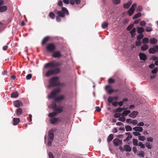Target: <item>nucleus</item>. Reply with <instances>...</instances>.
I'll list each match as a JSON object with an SVG mask.
<instances>
[{
    "label": "nucleus",
    "mask_w": 158,
    "mask_h": 158,
    "mask_svg": "<svg viewBox=\"0 0 158 158\" xmlns=\"http://www.w3.org/2000/svg\"><path fill=\"white\" fill-rule=\"evenodd\" d=\"M49 86L51 87L56 86L60 84L59 81V78L57 77H54L51 78L49 80Z\"/></svg>",
    "instance_id": "f257e3e1"
},
{
    "label": "nucleus",
    "mask_w": 158,
    "mask_h": 158,
    "mask_svg": "<svg viewBox=\"0 0 158 158\" xmlns=\"http://www.w3.org/2000/svg\"><path fill=\"white\" fill-rule=\"evenodd\" d=\"M54 12L61 16V17L64 18L66 15H69V12L67 9L64 7H62L61 11H58L56 10H54Z\"/></svg>",
    "instance_id": "f03ea898"
},
{
    "label": "nucleus",
    "mask_w": 158,
    "mask_h": 158,
    "mask_svg": "<svg viewBox=\"0 0 158 158\" xmlns=\"http://www.w3.org/2000/svg\"><path fill=\"white\" fill-rule=\"evenodd\" d=\"M61 64L59 63L56 62L55 61H53L46 64L44 67L45 68H48L51 67L54 68L56 67H58Z\"/></svg>",
    "instance_id": "7ed1b4c3"
},
{
    "label": "nucleus",
    "mask_w": 158,
    "mask_h": 158,
    "mask_svg": "<svg viewBox=\"0 0 158 158\" xmlns=\"http://www.w3.org/2000/svg\"><path fill=\"white\" fill-rule=\"evenodd\" d=\"M46 48L48 52H52L56 49V46L53 43H49L47 45Z\"/></svg>",
    "instance_id": "20e7f679"
},
{
    "label": "nucleus",
    "mask_w": 158,
    "mask_h": 158,
    "mask_svg": "<svg viewBox=\"0 0 158 158\" xmlns=\"http://www.w3.org/2000/svg\"><path fill=\"white\" fill-rule=\"evenodd\" d=\"M60 91V89H56L52 90L51 93V94L48 95V97L49 98H56V94L59 93Z\"/></svg>",
    "instance_id": "39448f33"
},
{
    "label": "nucleus",
    "mask_w": 158,
    "mask_h": 158,
    "mask_svg": "<svg viewBox=\"0 0 158 158\" xmlns=\"http://www.w3.org/2000/svg\"><path fill=\"white\" fill-rule=\"evenodd\" d=\"M52 56L54 58H60L62 56L61 52L60 51H53Z\"/></svg>",
    "instance_id": "423d86ee"
},
{
    "label": "nucleus",
    "mask_w": 158,
    "mask_h": 158,
    "mask_svg": "<svg viewBox=\"0 0 158 158\" xmlns=\"http://www.w3.org/2000/svg\"><path fill=\"white\" fill-rule=\"evenodd\" d=\"M49 120L50 122V123L52 124H56L58 122L60 121V118H59L54 117L52 118L49 119Z\"/></svg>",
    "instance_id": "0eeeda50"
},
{
    "label": "nucleus",
    "mask_w": 158,
    "mask_h": 158,
    "mask_svg": "<svg viewBox=\"0 0 158 158\" xmlns=\"http://www.w3.org/2000/svg\"><path fill=\"white\" fill-rule=\"evenodd\" d=\"M48 137V140L53 141L54 138V134L52 130H51L49 131Z\"/></svg>",
    "instance_id": "6e6552de"
},
{
    "label": "nucleus",
    "mask_w": 158,
    "mask_h": 158,
    "mask_svg": "<svg viewBox=\"0 0 158 158\" xmlns=\"http://www.w3.org/2000/svg\"><path fill=\"white\" fill-rule=\"evenodd\" d=\"M113 142L115 146H118L119 145L122 144V140L119 139L118 138H115L113 140Z\"/></svg>",
    "instance_id": "1a4fd4ad"
},
{
    "label": "nucleus",
    "mask_w": 158,
    "mask_h": 158,
    "mask_svg": "<svg viewBox=\"0 0 158 158\" xmlns=\"http://www.w3.org/2000/svg\"><path fill=\"white\" fill-rule=\"evenodd\" d=\"M139 57L140 59L141 60L145 61L147 59V56L143 53H139Z\"/></svg>",
    "instance_id": "9d476101"
},
{
    "label": "nucleus",
    "mask_w": 158,
    "mask_h": 158,
    "mask_svg": "<svg viewBox=\"0 0 158 158\" xmlns=\"http://www.w3.org/2000/svg\"><path fill=\"white\" fill-rule=\"evenodd\" d=\"M138 112L136 111H133L129 115V117L132 118H135L138 114Z\"/></svg>",
    "instance_id": "9b49d317"
},
{
    "label": "nucleus",
    "mask_w": 158,
    "mask_h": 158,
    "mask_svg": "<svg viewBox=\"0 0 158 158\" xmlns=\"http://www.w3.org/2000/svg\"><path fill=\"white\" fill-rule=\"evenodd\" d=\"M14 106L17 107H18L23 105L22 102L19 100H17L15 101L14 102Z\"/></svg>",
    "instance_id": "f8f14e48"
},
{
    "label": "nucleus",
    "mask_w": 158,
    "mask_h": 158,
    "mask_svg": "<svg viewBox=\"0 0 158 158\" xmlns=\"http://www.w3.org/2000/svg\"><path fill=\"white\" fill-rule=\"evenodd\" d=\"M64 96L63 95H61L57 97L54 98V101L56 102H58L64 99Z\"/></svg>",
    "instance_id": "ddd939ff"
},
{
    "label": "nucleus",
    "mask_w": 158,
    "mask_h": 158,
    "mask_svg": "<svg viewBox=\"0 0 158 158\" xmlns=\"http://www.w3.org/2000/svg\"><path fill=\"white\" fill-rule=\"evenodd\" d=\"M50 39V37L48 36H46L44 37L43 40L41 42V44L42 45L45 44L47 42H48Z\"/></svg>",
    "instance_id": "4468645a"
},
{
    "label": "nucleus",
    "mask_w": 158,
    "mask_h": 158,
    "mask_svg": "<svg viewBox=\"0 0 158 158\" xmlns=\"http://www.w3.org/2000/svg\"><path fill=\"white\" fill-rule=\"evenodd\" d=\"M133 129L134 131L138 132H142L143 130L142 127H135Z\"/></svg>",
    "instance_id": "2eb2a0df"
},
{
    "label": "nucleus",
    "mask_w": 158,
    "mask_h": 158,
    "mask_svg": "<svg viewBox=\"0 0 158 158\" xmlns=\"http://www.w3.org/2000/svg\"><path fill=\"white\" fill-rule=\"evenodd\" d=\"M137 4L136 3H134L129 9V11L132 10L131 14L134 13L135 10V9L136 7Z\"/></svg>",
    "instance_id": "dca6fc26"
},
{
    "label": "nucleus",
    "mask_w": 158,
    "mask_h": 158,
    "mask_svg": "<svg viewBox=\"0 0 158 158\" xmlns=\"http://www.w3.org/2000/svg\"><path fill=\"white\" fill-rule=\"evenodd\" d=\"M124 148L125 149V150L127 151L130 152L131 151V148L130 146L128 145H125L124 146Z\"/></svg>",
    "instance_id": "f3484780"
},
{
    "label": "nucleus",
    "mask_w": 158,
    "mask_h": 158,
    "mask_svg": "<svg viewBox=\"0 0 158 158\" xmlns=\"http://www.w3.org/2000/svg\"><path fill=\"white\" fill-rule=\"evenodd\" d=\"M58 114V113L56 112H53L52 113H49L48 115V116L51 118H53L55 116H56L57 114Z\"/></svg>",
    "instance_id": "a211bd4d"
},
{
    "label": "nucleus",
    "mask_w": 158,
    "mask_h": 158,
    "mask_svg": "<svg viewBox=\"0 0 158 158\" xmlns=\"http://www.w3.org/2000/svg\"><path fill=\"white\" fill-rule=\"evenodd\" d=\"M13 125H17L20 122V119L19 118H14L13 119Z\"/></svg>",
    "instance_id": "6ab92c4d"
},
{
    "label": "nucleus",
    "mask_w": 158,
    "mask_h": 158,
    "mask_svg": "<svg viewBox=\"0 0 158 158\" xmlns=\"http://www.w3.org/2000/svg\"><path fill=\"white\" fill-rule=\"evenodd\" d=\"M19 95L18 93L17 92H15L11 94L10 97L12 98H16Z\"/></svg>",
    "instance_id": "aec40b11"
},
{
    "label": "nucleus",
    "mask_w": 158,
    "mask_h": 158,
    "mask_svg": "<svg viewBox=\"0 0 158 158\" xmlns=\"http://www.w3.org/2000/svg\"><path fill=\"white\" fill-rule=\"evenodd\" d=\"M132 3V1H130L128 3L124 4L123 6L124 8L126 9L128 8L130 6Z\"/></svg>",
    "instance_id": "412c9836"
},
{
    "label": "nucleus",
    "mask_w": 158,
    "mask_h": 158,
    "mask_svg": "<svg viewBox=\"0 0 158 158\" xmlns=\"http://www.w3.org/2000/svg\"><path fill=\"white\" fill-rule=\"evenodd\" d=\"M148 48V46L147 44L143 45L141 47V49L142 51H145L147 50Z\"/></svg>",
    "instance_id": "4be33fe9"
},
{
    "label": "nucleus",
    "mask_w": 158,
    "mask_h": 158,
    "mask_svg": "<svg viewBox=\"0 0 158 158\" xmlns=\"http://www.w3.org/2000/svg\"><path fill=\"white\" fill-rule=\"evenodd\" d=\"M53 74H56L58 73H59L60 71V70L59 68H56L55 69L52 70Z\"/></svg>",
    "instance_id": "5701e85b"
},
{
    "label": "nucleus",
    "mask_w": 158,
    "mask_h": 158,
    "mask_svg": "<svg viewBox=\"0 0 158 158\" xmlns=\"http://www.w3.org/2000/svg\"><path fill=\"white\" fill-rule=\"evenodd\" d=\"M7 9L6 6H3L0 7V12H3L6 11Z\"/></svg>",
    "instance_id": "b1692460"
},
{
    "label": "nucleus",
    "mask_w": 158,
    "mask_h": 158,
    "mask_svg": "<svg viewBox=\"0 0 158 158\" xmlns=\"http://www.w3.org/2000/svg\"><path fill=\"white\" fill-rule=\"evenodd\" d=\"M137 28V32L139 34H141L143 33L144 31V29L143 27H138Z\"/></svg>",
    "instance_id": "393cba45"
},
{
    "label": "nucleus",
    "mask_w": 158,
    "mask_h": 158,
    "mask_svg": "<svg viewBox=\"0 0 158 158\" xmlns=\"http://www.w3.org/2000/svg\"><path fill=\"white\" fill-rule=\"evenodd\" d=\"M157 40L155 38H153L150 39V43L151 44H155L157 43Z\"/></svg>",
    "instance_id": "a878e982"
},
{
    "label": "nucleus",
    "mask_w": 158,
    "mask_h": 158,
    "mask_svg": "<svg viewBox=\"0 0 158 158\" xmlns=\"http://www.w3.org/2000/svg\"><path fill=\"white\" fill-rule=\"evenodd\" d=\"M131 113V111L129 110H125L124 111L122 114V115L123 116H126Z\"/></svg>",
    "instance_id": "bb28decb"
},
{
    "label": "nucleus",
    "mask_w": 158,
    "mask_h": 158,
    "mask_svg": "<svg viewBox=\"0 0 158 158\" xmlns=\"http://www.w3.org/2000/svg\"><path fill=\"white\" fill-rule=\"evenodd\" d=\"M50 106L52 109H53L54 110L56 108L57 104L54 102H53L50 105Z\"/></svg>",
    "instance_id": "cd10ccee"
},
{
    "label": "nucleus",
    "mask_w": 158,
    "mask_h": 158,
    "mask_svg": "<svg viewBox=\"0 0 158 158\" xmlns=\"http://www.w3.org/2000/svg\"><path fill=\"white\" fill-rule=\"evenodd\" d=\"M46 76L47 77H49L51 75H54L52 70H48L46 73Z\"/></svg>",
    "instance_id": "c85d7f7f"
},
{
    "label": "nucleus",
    "mask_w": 158,
    "mask_h": 158,
    "mask_svg": "<svg viewBox=\"0 0 158 158\" xmlns=\"http://www.w3.org/2000/svg\"><path fill=\"white\" fill-rule=\"evenodd\" d=\"M48 16L49 17L52 19H54L55 18V15L52 12H51L49 13Z\"/></svg>",
    "instance_id": "c756f323"
},
{
    "label": "nucleus",
    "mask_w": 158,
    "mask_h": 158,
    "mask_svg": "<svg viewBox=\"0 0 158 158\" xmlns=\"http://www.w3.org/2000/svg\"><path fill=\"white\" fill-rule=\"evenodd\" d=\"M114 136H113V135L112 134H110L109 135V136L108 137L107 139V141L109 143L110 142H111L112 139H113Z\"/></svg>",
    "instance_id": "7c9ffc66"
},
{
    "label": "nucleus",
    "mask_w": 158,
    "mask_h": 158,
    "mask_svg": "<svg viewBox=\"0 0 158 158\" xmlns=\"http://www.w3.org/2000/svg\"><path fill=\"white\" fill-rule=\"evenodd\" d=\"M149 41V39L147 38H144L142 40V43L143 44H148Z\"/></svg>",
    "instance_id": "2f4dec72"
},
{
    "label": "nucleus",
    "mask_w": 158,
    "mask_h": 158,
    "mask_svg": "<svg viewBox=\"0 0 158 158\" xmlns=\"http://www.w3.org/2000/svg\"><path fill=\"white\" fill-rule=\"evenodd\" d=\"M148 52L151 54H154L156 52L154 47L150 48L148 50Z\"/></svg>",
    "instance_id": "473e14b6"
},
{
    "label": "nucleus",
    "mask_w": 158,
    "mask_h": 158,
    "mask_svg": "<svg viewBox=\"0 0 158 158\" xmlns=\"http://www.w3.org/2000/svg\"><path fill=\"white\" fill-rule=\"evenodd\" d=\"M141 16V14L140 13H138L135 14L134 16L133 17V19H135L138 18L140 17Z\"/></svg>",
    "instance_id": "72a5a7b5"
},
{
    "label": "nucleus",
    "mask_w": 158,
    "mask_h": 158,
    "mask_svg": "<svg viewBox=\"0 0 158 158\" xmlns=\"http://www.w3.org/2000/svg\"><path fill=\"white\" fill-rule=\"evenodd\" d=\"M22 113V110L21 108H19L17 110L16 114L18 116L21 115Z\"/></svg>",
    "instance_id": "f704fd0d"
},
{
    "label": "nucleus",
    "mask_w": 158,
    "mask_h": 158,
    "mask_svg": "<svg viewBox=\"0 0 158 158\" xmlns=\"http://www.w3.org/2000/svg\"><path fill=\"white\" fill-rule=\"evenodd\" d=\"M56 111H57V113H61L63 111V110L62 109V108H56V109L54 110Z\"/></svg>",
    "instance_id": "c9c22d12"
},
{
    "label": "nucleus",
    "mask_w": 158,
    "mask_h": 158,
    "mask_svg": "<svg viewBox=\"0 0 158 158\" xmlns=\"http://www.w3.org/2000/svg\"><path fill=\"white\" fill-rule=\"evenodd\" d=\"M108 24L107 23L104 22L102 23V26L103 28L105 29L108 26Z\"/></svg>",
    "instance_id": "e433bc0d"
},
{
    "label": "nucleus",
    "mask_w": 158,
    "mask_h": 158,
    "mask_svg": "<svg viewBox=\"0 0 158 158\" xmlns=\"http://www.w3.org/2000/svg\"><path fill=\"white\" fill-rule=\"evenodd\" d=\"M138 122L136 120H132L130 122V124H132L134 125H137Z\"/></svg>",
    "instance_id": "4c0bfd02"
},
{
    "label": "nucleus",
    "mask_w": 158,
    "mask_h": 158,
    "mask_svg": "<svg viewBox=\"0 0 158 158\" xmlns=\"http://www.w3.org/2000/svg\"><path fill=\"white\" fill-rule=\"evenodd\" d=\"M125 128L127 131H131L132 130L131 127L129 125L125 126Z\"/></svg>",
    "instance_id": "58836bf2"
},
{
    "label": "nucleus",
    "mask_w": 158,
    "mask_h": 158,
    "mask_svg": "<svg viewBox=\"0 0 158 158\" xmlns=\"http://www.w3.org/2000/svg\"><path fill=\"white\" fill-rule=\"evenodd\" d=\"M138 139L139 140H141L142 141H144L146 139V137L143 136H140V135L138 137Z\"/></svg>",
    "instance_id": "ea45409f"
},
{
    "label": "nucleus",
    "mask_w": 158,
    "mask_h": 158,
    "mask_svg": "<svg viewBox=\"0 0 158 158\" xmlns=\"http://www.w3.org/2000/svg\"><path fill=\"white\" fill-rule=\"evenodd\" d=\"M108 82L109 84L113 83L115 82V80L111 78H110L108 79Z\"/></svg>",
    "instance_id": "a19ab883"
},
{
    "label": "nucleus",
    "mask_w": 158,
    "mask_h": 158,
    "mask_svg": "<svg viewBox=\"0 0 158 158\" xmlns=\"http://www.w3.org/2000/svg\"><path fill=\"white\" fill-rule=\"evenodd\" d=\"M143 34L138 35L137 36V40H140L143 38Z\"/></svg>",
    "instance_id": "79ce46f5"
},
{
    "label": "nucleus",
    "mask_w": 158,
    "mask_h": 158,
    "mask_svg": "<svg viewBox=\"0 0 158 158\" xmlns=\"http://www.w3.org/2000/svg\"><path fill=\"white\" fill-rule=\"evenodd\" d=\"M123 108L121 107H118L114 111L115 112H120L122 111Z\"/></svg>",
    "instance_id": "37998d69"
},
{
    "label": "nucleus",
    "mask_w": 158,
    "mask_h": 158,
    "mask_svg": "<svg viewBox=\"0 0 158 158\" xmlns=\"http://www.w3.org/2000/svg\"><path fill=\"white\" fill-rule=\"evenodd\" d=\"M133 144L135 146H137L138 145V141L137 139H133Z\"/></svg>",
    "instance_id": "c03bdc74"
},
{
    "label": "nucleus",
    "mask_w": 158,
    "mask_h": 158,
    "mask_svg": "<svg viewBox=\"0 0 158 158\" xmlns=\"http://www.w3.org/2000/svg\"><path fill=\"white\" fill-rule=\"evenodd\" d=\"M146 30L147 32H150L152 31L153 30V29L151 27H146Z\"/></svg>",
    "instance_id": "a18cd8bd"
},
{
    "label": "nucleus",
    "mask_w": 158,
    "mask_h": 158,
    "mask_svg": "<svg viewBox=\"0 0 158 158\" xmlns=\"http://www.w3.org/2000/svg\"><path fill=\"white\" fill-rule=\"evenodd\" d=\"M142 9L143 8L142 6H139L137 7L136 11L137 12L141 11L142 10Z\"/></svg>",
    "instance_id": "49530a36"
},
{
    "label": "nucleus",
    "mask_w": 158,
    "mask_h": 158,
    "mask_svg": "<svg viewBox=\"0 0 158 158\" xmlns=\"http://www.w3.org/2000/svg\"><path fill=\"white\" fill-rule=\"evenodd\" d=\"M134 25L133 24H131V25H129L127 27V29L128 31H130L133 27Z\"/></svg>",
    "instance_id": "de8ad7c7"
},
{
    "label": "nucleus",
    "mask_w": 158,
    "mask_h": 158,
    "mask_svg": "<svg viewBox=\"0 0 158 158\" xmlns=\"http://www.w3.org/2000/svg\"><path fill=\"white\" fill-rule=\"evenodd\" d=\"M114 100L113 97H109L107 99V101L109 103H110L112 102V101Z\"/></svg>",
    "instance_id": "09e8293b"
},
{
    "label": "nucleus",
    "mask_w": 158,
    "mask_h": 158,
    "mask_svg": "<svg viewBox=\"0 0 158 158\" xmlns=\"http://www.w3.org/2000/svg\"><path fill=\"white\" fill-rule=\"evenodd\" d=\"M158 71L157 68H156L152 70L151 71V73L153 74H156Z\"/></svg>",
    "instance_id": "8fccbe9b"
},
{
    "label": "nucleus",
    "mask_w": 158,
    "mask_h": 158,
    "mask_svg": "<svg viewBox=\"0 0 158 158\" xmlns=\"http://www.w3.org/2000/svg\"><path fill=\"white\" fill-rule=\"evenodd\" d=\"M138 155L139 156H141L142 157H144V152L143 151H141L139 153H138Z\"/></svg>",
    "instance_id": "3c124183"
},
{
    "label": "nucleus",
    "mask_w": 158,
    "mask_h": 158,
    "mask_svg": "<svg viewBox=\"0 0 158 158\" xmlns=\"http://www.w3.org/2000/svg\"><path fill=\"white\" fill-rule=\"evenodd\" d=\"M60 17H61V16L59 15L56 16V19L57 22H60L61 21V19Z\"/></svg>",
    "instance_id": "603ef678"
},
{
    "label": "nucleus",
    "mask_w": 158,
    "mask_h": 158,
    "mask_svg": "<svg viewBox=\"0 0 158 158\" xmlns=\"http://www.w3.org/2000/svg\"><path fill=\"white\" fill-rule=\"evenodd\" d=\"M113 2L114 4L118 5L120 3V0H114Z\"/></svg>",
    "instance_id": "864d4df0"
},
{
    "label": "nucleus",
    "mask_w": 158,
    "mask_h": 158,
    "mask_svg": "<svg viewBox=\"0 0 158 158\" xmlns=\"http://www.w3.org/2000/svg\"><path fill=\"white\" fill-rule=\"evenodd\" d=\"M146 146L148 149H151L152 147L151 145H150V143H147L145 144Z\"/></svg>",
    "instance_id": "5fc2aeb1"
},
{
    "label": "nucleus",
    "mask_w": 158,
    "mask_h": 158,
    "mask_svg": "<svg viewBox=\"0 0 158 158\" xmlns=\"http://www.w3.org/2000/svg\"><path fill=\"white\" fill-rule=\"evenodd\" d=\"M139 146L140 147V148H145L144 144H143L141 142H139Z\"/></svg>",
    "instance_id": "6e6d98bb"
},
{
    "label": "nucleus",
    "mask_w": 158,
    "mask_h": 158,
    "mask_svg": "<svg viewBox=\"0 0 158 158\" xmlns=\"http://www.w3.org/2000/svg\"><path fill=\"white\" fill-rule=\"evenodd\" d=\"M32 74H28L26 77V79L27 80H30L32 77Z\"/></svg>",
    "instance_id": "4d7b16f0"
},
{
    "label": "nucleus",
    "mask_w": 158,
    "mask_h": 158,
    "mask_svg": "<svg viewBox=\"0 0 158 158\" xmlns=\"http://www.w3.org/2000/svg\"><path fill=\"white\" fill-rule=\"evenodd\" d=\"M141 45V43L140 41H137L135 42V45L137 46H139Z\"/></svg>",
    "instance_id": "13d9d810"
},
{
    "label": "nucleus",
    "mask_w": 158,
    "mask_h": 158,
    "mask_svg": "<svg viewBox=\"0 0 158 158\" xmlns=\"http://www.w3.org/2000/svg\"><path fill=\"white\" fill-rule=\"evenodd\" d=\"M133 134L135 136H140L141 135L140 133L139 132H133Z\"/></svg>",
    "instance_id": "bf43d9fd"
},
{
    "label": "nucleus",
    "mask_w": 158,
    "mask_h": 158,
    "mask_svg": "<svg viewBox=\"0 0 158 158\" xmlns=\"http://www.w3.org/2000/svg\"><path fill=\"white\" fill-rule=\"evenodd\" d=\"M126 120V118L125 117H119V120L123 122H124Z\"/></svg>",
    "instance_id": "052dcab7"
},
{
    "label": "nucleus",
    "mask_w": 158,
    "mask_h": 158,
    "mask_svg": "<svg viewBox=\"0 0 158 158\" xmlns=\"http://www.w3.org/2000/svg\"><path fill=\"white\" fill-rule=\"evenodd\" d=\"M146 24V22L144 21H142L140 23V25L142 26H144Z\"/></svg>",
    "instance_id": "680f3d73"
},
{
    "label": "nucleus",
    "mask_w": 158,
    "mask_h": 158,
    "mask_svg": "<svg viewBox=\"0 0 158 158\" xmlns=\"http://www.w3.org/2000/svg\"><path fill=\"white\" fill-rule=\"evenodd\" d=\"M120 116V114L119 113H115L114 114V117L115 118H119Z\"/></svg>",
    "instance_id": "e2e57ef3"
},
{
    "label": "nucleus",
    "mask_w": 158,
    "mask_h": 158,
    "mask_svg": "<svg viewBox=\"0 0 158 158\" xmlns=\"http://www.w3.org/2000/svg\"><path fill=\"white\" fill-rule=\"evenodd\" d=\"M147 140L149 142H152L153 140V139L152 137H148L147 138Z\"/></svg>",
    "instance_id": "0e129e2a"
},
{
    "label": "nucleus",
    "mask_w": 158,
    "mask_h": 158,
    "mask_svg": "<svg viewBox=\"0 0 158 158\" xmlns=\"http://www.w3.org/2000/svg\"><path fill=\"white\" fill-rule=\"evenodd\" d=\"M144 125V123L143 122H140L139 123H137V125L138 126H142Z\"/></svg>",
    "instance_id": "69168bd1"
},
{
    "label": "nucleus",
    "mask_w": 158,
    "mask_h": 158,
    "mask_svg": "<svg viewBox=\"0 0 158 158\" xmlns=\"http://www.w3.org/2000/svg\"><path fill=\"white\" fill-rule=\"evenodd\" d=\"M58 5L60 6H63V3L61 0H60L58 2Z\"/></svg>",
    "instance_id": "338daca9"
},
{
    "label": "nucleus",
    "mask_w": 158,
    "mask_h": 158,
    "mask_svg": "<svg viewBox=\"0 0 158 158\" xmlns=\"http://www.w3.org/2000/svg\"><path fill=\"white\" fill-rule=\"evenodd\" d=\"M48 156L50 158H55L51 152H49L48 153Z\"/></svg>",
    "instance_id": "774afa93"
}]
</instances>
